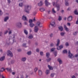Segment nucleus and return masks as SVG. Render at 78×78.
<instances>
[{"mask_svg": "<svg viewBox=\"0 0 78 78\" xmlns=\"http://www.w3.org/2000/svg\"><path fill=\"white\" fill-rule=\"evenodd\" d=\"M31 9V6L30 5H26L24 8V11L27 13V14H29L30 13V9Z\"/></svg>", "mask_w": 78, "mask_h": 78, "instance_id": "1", "label": "nucleus"}, {"mask_svg": "<svg viewBox=\"0 0 78 78\" xmlns=\"http://www.w3.org/2000/svg\"><path fill=\"white\" fill-rule=\"evenodd\" d=\"M59 2V0H56V2H55V6L57 8V11H59V9H60V7H59V5L58 4H57L58 2Z\"/></svg>", "mask_w": 78, "mask_h": 78, "instance_id": "2", "label": "nucleus"}, {"mask_svg": "<svg viewBox=\"0 0 78 78\" xmlns=\"http://www.w3.org/2000/svg\"><path fill=\"white\" fill-rule=\"evenodd\" d=\"M68 55V57L69 58H71V59L73 58L74 57L73 56V54L71 53L70 50H69Z\"/></svg>", "mask_w": 78, "mask_h": 78, "instance_id": "3", "label": "nucleus"}, {"mask_svg": "<svg viewBox=\"0 0 78 78\" xmlns=\"http://www.w3.org/2000/svg\"><path fill=\"white\" fill-rule=\"evenodd\" d=\"M16 26L18 28H22V23L20 22H19L16 23Z\"/></svg>", "mask_w": 78, "mask_h": 78, "instance_id": "4", "label": "nucleus"}, {"mask_svg": "<svg viewBox=\"0 0 78 78\" xmlns=\"http://www.w3.org/2000/svg\"><path fill=\"white\" fill-rule=\"evenodd\" d=\"M7 56H10V57H12L13 55L12 53L10 50H8L7 51Z\"/></svg>", "mask_w": 78, "mask_h": 78, "instance_id": "5", "label": "nucleus"}, {"mask_svg": "<svg viewBox=\"0 0 78 78\" xmlns=\"http://www.w3.org/2000/svg\"><path fill=\"white\" fill-rule=\"evenodd\" d=\"M50 25H51L52 27H56V24H55V23L54 22H51L50 23V25L49 26V27H50Z\"/></svg>", "mask_w": 78, "mask_h": 78, "instance_id": "6", "label": "nucleus"}, {"mask_svg": "<svg viewBox=\"0 0 78 78\" xmlns=\"http://www.w3.org/2000/svg\"><path fill=\"white\" fill-rule=\"evenodd\" d=\"M72 16H70L67 18L68 21V22H71L72 20Z\"/></svg>", "mask_w": 78, "mask_h": 78, "instance_id": "7", "label": "nucleus"}, {"mask_svg": "<svg viewBox=\"0 0 78 78\" xmlns=\"http://www.w3.org/2000/svg\"><path fill=\"white\" fill-rule=\"evenodd\" d=\"M45 3L46 6H48V5H50V3L48 2L47 0H45Z\"/></svg>", "mask_w": 78, "mask_h": 78, "instance_id": "8", "label": "nucleus"}, {"mask_svg": "<svg viewBox=\"0 0 78 78\" xmlns=\"http://www.w3.org/2000/svg\"><path fill=\"white\" fill-rule=\"evenodd\" d=\"M38 30H39V28H38V27L37 26L35 27L34 30V32H35V33H37Z\"/></svg>", "mask_w": 78, "mask_h": 78, "instance_id": "9", "label": "nucleus"}, {"mask_svg": "<svg viewBox=\"0 0 78 78\" xmlns=\"http://www.w3.org/2000/svg\"><path fill=\"white\" fill-rule=\"evenodd\" d=\"M63 48V45H61L59 46V47H58L57 48V49L58 50H61V49H62V48Z\"/></svg>", "mask_w": 78, "mask_h": 78, "instance_id": "10", "label": "nucleus"}, {"mask_svg": "<svg viewBox=\"0 0 78 78\" xmlns=\"http://www.w3.org/2000/svg\"><path fill=\"white\" fill-rule=\"evenodd\" d=\"M57 61H58V62H59V64H62V60H61V58H58L57 59Z\"/></svg>", "mask_w": 78, "mask_h": 78, "instance_id": "11", "label": "nucleus"}, {"mask_svg": "<svg viewBox=\"0 0 78 78\" xmlns=\"http://www.w3.org/2000/svg\"><path fill=\"white\" fill-rule=\"evenodd\" d=\"M48 67L49 70H53V67L52 66H51L50 65H48Z\"/></svg>", "mask_w": 78, "mask_h": 78, "instance_id": "12", "label": "nucleus"}, {"mask_svg": "<svg viewBox=\"0 0 78 78\" xmlns=\"http://www.w3.org/2000/svg\"><path fill=\"white\" fill-rule=\"evenodd\" d=\"M22 19L23 20H26V21H28V20H27V17L25 16L24 15L23 16Z\"/></svg>", "mask_w": 78, "mask_h": 78, "instance_id": "13", "label": "nucleus"}, {"mask_svg": "<svg viewBox=\"0 0 78 78\" xmlns=\"http://www.w3.org/2000/svg\"><path fill=\"white\" fill-rule=\"evenodd\" d=\"M28 38L29 39H33V35L30 34L28 37Z\"/></svg>", "mask_w": 78, "mask_h": 78, "instance_id": "14", "label": "nucleus"}, {"mask_svg": "<svg viewBox=\"0 0 78 78\" xmlns=\"http://www.w3.org/2000/svg\"><path fill=\"white\" fill-rule=\"evenodd\" d=\"M64 28H65L66 31H69V28L67 27V26H66V25H64Z\"/></svg>", "mask_w": 78, "mask_h": 78, "instance_id": "15", "label": "nucleus"}, {"mask_svg": "<svg viewBox=\"0 0 78 78\" xmlns=\"http://www.w3.org/2000/svg\"><path fill=\"white\" fill-rule=\"evenodd\" d=\"M5 56H3L2 57L0 58V61H4L5 60Z\"/></svg>", "mask_w": 78, "mask_h": 78, "instance_id": "16", "label": "nucleus"}, {"mask_svg": "<svg viewBox=\"0 0 78 78\" xmlns=\"http://www.w3.org/2000/svg\"><path fill=\"white\" fill-rule=\"evenodd\" d=\"M9 19V17L6 16L4 18V22H7V20Z\"/></svg>", "mask_w": 78, "mask_h": 78, "instance_id": "17", "label": "nucleus"}, {"mask_svg": "<svg viewBox=\"0 0 78 78\" xmlns=\"http://www.w3.org/2000/svg\"><path fill=\"white\" fill-rule=\"evenodd\" d=\"M38 5L39 6H41L43 5V2L42 1H40L39 3H38Z\"/></svg>", "mask_w": 78, "mask_h": 78, "instance_id": "18", "label": "nucleus"}, {"mask_svg": "<svg viewBox=\"0 0 78 78\" xmlns=\"http://www.w3.org/2000/svg\"><path fill=\"white\" fill-rule=\"evenodd\" d=\"M29 25L30 27H31V28H33V27H34V24L33 23H30L29 24Z\"/></svg>", "mask_w": 78, "mask_h": 78, "instance_id": "19", "label": "nucleus"}, {"mask_svg": "<svg viewBox=\"0 0 78 78\" xmlns=\"http://www.w3.org/2000/svg\"><path fill=\"white\" fill-rule=\"evenodd\" d=\"M5 69H6V70H7V71H8V72L9 71V72H10V73H11V72H12V69L11 68L9 69V68H6Z\"/></svg>", "mask_w": 78, "mask_h": 78, "instance_id": "20", "label": "nucleus"}, {"mask_svg": "<svg viewBox=\"0 0 78 78\" xmlns=\"http://www.w3.org/2000/svg\"><path fill=\"white\" fill-rule=\"evenodd\" d=\"M20 7H23V3L22 2L20 3L19 5Z\"/></svg>", "mask_w": 78, "mask_h": 78, "instance_id": "21", "label": "nucleus"}, {"mask_svg": "<svg viewBox=\"0 0 78 78\" xmlns=\"http://www.w3.org/2000/svg\"><path fill=\"white\" fill-rule=\"evenodd\" d=\"M51 58H47V59H46V61L47 62H49L50 61H51Z\"/></svg>", "mask_w": 78, "mask_h": 78, "instance_id": "22", "label": "nucleus"}, {"mask_svg": "<svg viewBox=\"0 0 78 78\" xmlns=\"http://www.w3.org/2000/svg\"><path fill=\"white\" fill-rule=\"evenodd\" d=\"M38 74L39 75L41 76V75H42V71L41 70H39L38 71Z\"/></svg>", "mask_w": 78, "mask_h": 78, "instance_id": "23", "label": "nucleus"}, {"mask_svg": "<svg viewBox=\"0 0 78 78\" xmlns=\"http://www.w3.org/2000/svg\"><path fill=\"white\" fill-rule=\"evenodd\" d=\"M58 29H59L60 31H62L63 30V28L62 26L58 27Z\"/></svg>", "mask_w": 78, "mask_h": 78, "instance_id": "24", "label": "nucleus"}, {"mask_svg": "<svg viewBox=\"0 0 78 78\" xmlns=\"http://www.w3.org/2000/svg\"><path fill=\"white\" fill-rule=\"evenodd\" d=\"M46 56L47 58H48L49 56H50V53L49 52H47L46 54Z\"/></svg>", "mask_w": 78, "mask_h": 78, "instance_id": "25", "label": "nucleus"}, {"mask_svg": "<svg viewBox=\"0 0 78 78\" xmlns=\"http://www.w3.org/2000/svg\"><path fill=\"white\" fill-rule=\"evenodd\" d=\"M60 42V40H59V39H58L56 46H59V45Z\"/></svg>", "mask_w": 78, "mask_h": 78, "instance_id": "26", "label": "nucleus"}, {"mask_svg": "<svg viewBox=\"0 0 78 78\" xmlns=\"http://www.w3.org/2000/svg\"><path fill=\"white\" fill-rule=\"evenodd\" d=\"M40 10L41 12H43L44 11H45V9H44V8H41L40 9Z\"/></svg>", "mask_w": 78, "mask_h": 78, "instance_id": "27", "label": "nucleus"}, {"mask_svg": "<svg viewBox=\"0 0 78 78\" xmlns=\"http://www.w3.org/2000/svg\"><path fill=\"white\" fill-rule=\"evenodd\" d=\"M66 33L64 32H62L60 33V35L62 36H64V34H65Z\"/></svg>", "mask_w": 78, "mask_h": 78, "instance_id": "28", "label": "nucleus"}, {"mask_svg": "<svg viewBox=\"0 0 78 78\" xmlns=\"http://www.w3.org/2000/svg\"><path fill=\"white\" fill-rule=\"evenodd\" d=\"M21 61H23V62H25L26 61V58L25 57H23L22 58Z\"/></svg>", "mask_w": 78, "mask_h": 78, "instance_id": "29", "label": "nucleus"}, {"mask_svg": "<svg viewBox=\"0 0 78 78\" xmlns=\"http://www.w3.org/2000/svg\"><path fill=\"white\" fill-rule=\"evenodd\" d=\"M24 32L25 34H26V35H28V31H27V30H24Z\"/></svg>", "mask_w": 78, "mask_h": 78, "instance_id": "30", "label": "nucleus"}, {"mask_svg": "<svg viewBox=\"0 0 78 78\" xmlns=\"http://www.w3.org/2000/svg\"><path fill=\"white\" fill-rule=\"evenodd\" d=\"M52 12L54 14H55V13H56V12L55 11V9L54 8H52Z\"/></svg>", "mask_w": 78, "mask_h": 78, "instance_id": "31", "label": "nucleus"}, {"mask_svg": "<svg viewBox=\"0 0 78 78\" xmlns=\"http://www.w3.org/2000/svg\"><path fill=\"white\" fill-rule=\"evenodd\" d=\"M46 75H48V74L50 73V71L49 70H47L46 71Z\"/></svg>", "mask_w": 78, "mask_h": 78, "instance_id": "32", "label": "nucleus"}, {"mask_svg": "<svg viewBox=\"0 0 78 78\" xmlns=\"http://www.w3.org/2000/svg\"><path fill=\"white\" fill-rule=\"evenodd\" d=\"M74 14H75L76 15H78V11H77V9H76L74 11Z\"/></svg>", "mask_w": 78, "mask_h": 78, "instance_id": "33", "label": "nucleus"}, {"mask_svg": "<svg viewBox=\"0 0 78 78\" xmlns=\"http://www.w3.org/2000/svg\"><path fill=\"white\" fill-rule=\"evenodd\" d=\"M65 4L66 6H68L69 5V2H66Z\"/></svg>", "mask_w": 78, "mask_h": 78, "instance_id": "34", "label": "nucleus"}, {"mask_svg": "<svg viewBox=\"0 0 78 78\" xmlns=\"http://www.w3.org/2000/svg\"><path fill=\"white\" fill-rule=\"evenodd\" d=\"M41 24V22H38L36 24V25L37 26H39V25H40V24Z\"/></svg>", "mask_w": 78, "mask_h": 78, "instance_id": "35", "label": "nucleus"}, {"mask_svg": "<svg viewBox=\"0 0 78 78\" xmlns=\"http://www.w3.org/2000/svg\"><path fill=\"white\" fill-rule=\"evenodd\" d=\"M27 54L28 55H31V51H28L27 52Z\"/></svg>", "mask_w": 78, "mask_h": 78, "instance_id": "36", "label": "nucleus"}, {"mask_svg": "<svg viewBox=\"0 0 78 78\" xmlns=\"http://www.w3.org/2000/svg\"><path fill=\"white\" fill-rule=\"evenodd\" d=\"M5 70V69H4V68H1L0 72H3L4 71V70Z\"/></svg>", "mask_w": 78, "mask_h": 78, "instance_id": "37", "label": "nucleus"}, {"mask_svg": "<svg viewBox=\"0 0 78 78\" xmlns=\"http://www.w3.org/2000/svg\"><path fill=\"white\" fill-rule=\"evenodd\" d=\"M78 31H76L74 33L73 35H74V36H76V34H78Z\"/></svg>", "mask_w": 78, "mask_h": 78, "instance_id": "38", "label": "nucleus"}, {"mask_svg": "<svg viewBox=\"0 0 78 78\" xmlns=\"http://www.w3.org/2000/svg\"><path fill=\"white\" fill-rule=\"evenodd\" d=\"M55 75V73H52L51 74V77H53Z\"/></svg>", "mask_w": 78, "mask_h": 78, "instance_id": "39", "label": "nucleus"}, {"mask_svg": "<svg viewBox=\"0 0 78 78\" xmlns=\"http://www.w3.org/2000/svg\"><path fill=\"white\" fill-rule=\"evenodd\" d=\"M58 20L59 21H61V20H62V18H61V16H59L58 17Z\"/></svg>", "mask_w": 78, "mask_h": 78, "instance_id": "40", "label": "nucleus"}, {"mask_svg": "<svg viewBox=\"0 0 78 78\" xmlns=\"http://www.w3.org/2000/svg\"><path fill=\"white\" fill-rule=\"evenodd\" d=\"M38 70V68L37 67H36L34 69V72H36L37 70Z\"/></svg>", "mask_w": 78, "mask_h": 78, "instance_id": "41", "label": "nucleus"}, {"mask_svg": "<svg viewBox=\"0 0 78 78\" xmlns=\"http://www.w3.org/2000/svg\"><path fill=\"white\" fill-rule=\"evenodd\" d=\"M56 49V48H52L51 50V51L52 52V51H55V50Z\"/></svg>", "mask_w": 78, "mask_h": 78, "instance_id": "42", "label": "nucleus"}, {"mask_svg": "<svg viewBox=\"0 0 78 78\" xmlns=\"http://www.w3.org/2000/svg\"><path fill=\"white\" fill-rule=\"evenodd\" d=\"M63 53H67V50H64L63 51Z\"/></svg>", "mask_w": 78, "mask_h": 78, "instance_id": "43", "label": "nucleus"}, {"mask_svg": "<svg viewBox=\"0 0 78 78\" xmlns=\"http://www.w3.org/2000/svg\"><path fill=\"white\" fill-rule=\"evenodd\" d=\"M36 51H37V53H39V48H37L36 49Z\"/></svg>", "mask_w": 78, "mask_h": 78, "instance_id": "44", "label": "nucleus"}, {"mask_svg": "<svg viewBox=\"0 0 78 78\" xmlns=\"http://www.w3.org/2000/svg\"><path fill=\"white\" fill-rule=\"evenodd\" d=\"M33 22V20L31 19H30L29 20V22L30 23H32V22Z\"/></svg>", "mask_w": 78, "mask_h": 78, "instance_id": "45", "label": "nucleus"}, {"mask_svg": "<svg viewBox=\"0 0 78 78\" xmlns=\"http://www.w3.org/2000/svg\"><path fill=\"white\" fill-rule=\"evenodd\" d=\"M54 45V44L52 43H51L50 44V46L51 47H53Z\"/></svg>", "mask_w": 78, "mask_h": 78, "instance_id": "46", "label": "nucleus"}, {"mask_svg": "<svg viewBox=\"0 0 78 78\" xmlns=\"http://www.w3.org/2000/svg\"><path fill=\"white\" fill-rule=\"evenodd\" d=\"M26 45H27L26 43H23V47H27V46H26Z\"/></svg>", "mask_w": 78, "mask_h": 78, "instance_id": "47", "label": "nucleus"}, {"mask_svg": "<svg viewBox=\"0 0 78 78\" xmlns=\"http://www.w3.org/2000/svg\"><path fill=\"white\" fill-rule=\"evenodd\" d=\"M40 55L41 56H43V55H44V53L42 51H41L40 52Z\"/></svg>", "mask_w": 78, "mask_h": 78, "instance_id": "48", "label": "nucleus"}, {"mask_svg": "<svg viewBox=\"0 0 78 78\" xmlns=\"http://www.w3.org/2000/svg\"><path fill=\"white\" fill-rule=\"evenodd\" d=\"M8 33V30H6L4 32V34H6Z\"/></svg>", "mask_w": 78, "mask_h": 78, "instance_id": "49", "label": "nucleus"}, {"mask_svg": "<svg viewBox=\"0 0 78 78\" xmlns=\"http://www.w3.org/2000/svg\"><path fill=\"white\" fill-rule=\"evenodd\" d=\"M49 36L50 37H53V35L52 34H50Z\"/></svg>", "mask_w": 78, "mask_h": 78, "instance_id": "50", "label": "nucleus"}, {"mask_svg": "<svg viewBox=\"0 0 78 78\" xmlns=\"http://www.w3.org/2000/svg\"><path fill=\"white\" fill-rule=\"evenodd\" d=\"M54 53L55 57L57 56V52H56V51H55L54 52Z\"/></svg>", "mask_w": 78, "mask_h": 78, "instance_id": "51", "label": "nucleus"}, {"mask_svg": "<svg viewBox=\"0 0 78 78\" xmlns=\"http://www.w3.org/2000/svg\"><path fill=\"white\" fill-rule=\"evenodd\" d=\"M3 14V12L2 11V10H0V16H2Z\"/></svg>", "mask_w": 78, "mask_h": 78, "instance_id": "52", "label": "nucleus"}, {"mask_svg": "<svg viewBox=\"0 0 78 78\" xmlns=\"http://www.w3.org/2000/svg\"><path fill=\"white\" fill-rule=\"evenodd\" d=\"M65 45H66V46L67 47L69 46V43H68V42L66 43Z\"/></svg>", "mask_w": 78, "mask_h": 78, "instance_id": "53", "label": "nucleus"}, {"mask_svg": "<svg viewBox=\"0 0 78 78\" xmlns=\"http://www.w3.org/2000/svg\"><path fill=\"white\" fill-rule=\"evenodd\" d=\"M31 41L30 40H29L28 41V44H31Z\"/></svg>", "mask_w": 78, "mask_h": 78, "instance_id": "54", "label": "nucleus"}, {"mask_svg": "<svg viewBox=\"0 0 78 78\" xmlns=\"http://www.w3.org/2000/svg\"><path fill=\"white\" fill-rule=\"evenodd\" d=\"M36 14V12H33V15L34 16H35Z\"/></svg>", "mask_w": 78, "mask_h": 78, "instance_id": "55", "label": "nucleus"}, {"mask_svg": "<svg viewBox=\"0 0 78 78\" xmlns=\"http://www.w3.org/2000/svg\"><path fill=\"white\" fill-rule=\"evenodd\" d=\"M12 33V30H10L9 32V34H11Z\"/></svg>", "mask_w": 78, "mask_h": 78, "instance_id": "56", "label": "nucleus"}, {"mask_svg": "<svg viewBox=\"0 0 78 78\" xmlns=\"http://www.w3.org/2000/svg\"><path fill=\"white\" fill-rule=\"evenodd\" d=\"M51 11H50V10H48L47 12H48V14H49Z\"/></svg>", "mask_w": 78, "mask_h": 78, "instance_id": "57", "label": "nucleus"}, {"mask_svg": "<svg viewBox=\"0 0 78 78\" xmlns=\"http://www.w3.org/2000/svg\"><path fill=\"white\" fill-rule=\"evenodd\" d=\"M35 44L36 46H37V45H38V43L37 42H35Z\"/></svg>", "mask_w": 78, "mask_h": 78, "instance_id": "58", "label": "nucleus"}, {"mask_svg": "<svg viewBox=\"0 0 78 78\" xmlns=\"http://www.w3.org/2000/svg\"><path fill=\"white\" fill-rule=\"evenodd\" d=\"M12 64H13V63H14L15 62V61L14 60H12L11 62Z\"/></svg>", "mask_w": 78, "mask_h": 78, "instance_id": "59", "label": "nucleus"}, {"mask_svg": "<svg viewBox=\"0 0 78 78\" xmlns=\"http://www.w3.org/2000/svg\"><path fill=\"white\" fill-rule=\"evenodd\" d=\"M24 25H27V22H25L24 23Z\"/></svg>", "mask_w": 78, "mask_h": 78, "instance_id": "60", "label": "nucleus"}, {"mask_svg": "<svg viewBox=\"0 0 78 78\" xmlns=\"http://www.w3.org/2000/svg\"><path fill=\"white\" fill-rule=\"evenodd\" d=\"M2 34H3V33H2V32H0V36H2Z\"/></svg>", "mask_w": 78, "mask_h": 78, "instance_id": "61", "label": "nucleus"}, {"mask_svg": "<svg viewBox=\"0 0 78 78\" xmlns=\"http://www.w3.org/2000/svg\"><path fill=\"white\" fill-rule=\"evenodd\" d=\"M52 4L53 6H55V2H52Z\"/></svg>", "mask_w": 78, "mask_h": 78, "instance_id": "62", "label": "nucleus"}, {"mask_svg": "<svg viewBox=\"0 0 78 78\" xmlns=\"http://www.w3.org/2000/svg\"><path fill=\"white\" fill-rule=\"evenodd\" d=\"M7 1L9 3H11V0H7Z\"/></svg>", "mask_w": 78, "mask_h": 78, "instance_id": "63", "label": "nucleus"}, {"mask_svg": "<svg viewBox=\"0 0 78 78\" xmlns=\"http://www.w3.org/2000/svg\"><path fill=\"white\" fill-rule=\"evenodd\" d=\"M72 78H76V77H75V76H72Z\"/></svg>", "mask_w": 78, "mask_h": 78, "instance_id": "64", "label": "nucleus"}]
</instances>
